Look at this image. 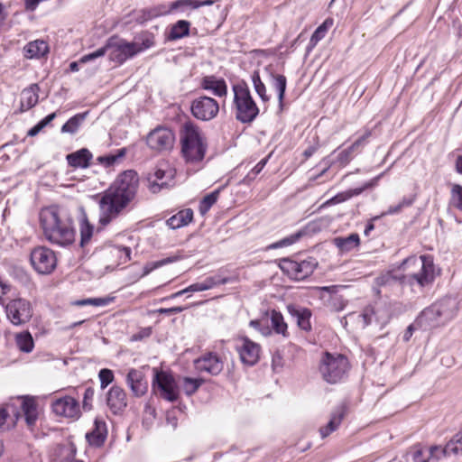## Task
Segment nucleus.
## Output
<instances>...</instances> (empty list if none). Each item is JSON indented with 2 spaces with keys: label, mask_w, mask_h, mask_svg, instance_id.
Here are the masks:
<instances>
[{
  "label": "nucleus",
  "mask_w": 462,
  "mask_h": 462,
  "mask_svg": "<svg viewBox=\"0 0 462 462\" xmlns=\"http://www.w3.org/2000/svg\"><path fill=\"white\" fill-rule=\"evenodd\" d=\"M138 184L137 173L131 170L125 171L100 195L98 200L100 225L106 226L123 214L134 199Z\"/></svg>",
  "instance_id": "obj_1"
},
{
  "label": "nucleus",
  "mask_w": 462,
  "mask_h": 462,
  "mask_svg": "<svg viewBox=\"0 0 462 462\" xmlns=\"http://www.w3.org/2000/svg\"><path fill=\"white\" fill-rule=\"evenodd\" d=\"M153 373L152 386L159 388L162 397L169 402L177 401L179 393L172 375L156 368L153 369Z\"/></svg>",
  "instance_id": "obj_14"
},
{
  "label": "nucleus",
  "mask_w": 462,
  "mask_h": 462,
  "mask_svg": "<svg viewBox=\"0 0 462 462\" xmlns=\"http://www.w3.org/2000/svg\"><path fill=\"white\" fill-rule=\"evenodd\" d=\"M49 52V45L43 40H35L23 47V55L27 59H40Z\"/></svg>",
  "instance_id": "obj_27"
},
{
  "label": "nucleus",
  "mask_w": 462,
  "mask_h": 462,
  "mask_svg": "<svg viewBox=\"0 0 462 462\" xmlns=\"http://www.w3.org/2000/svg\"><path fill=\"white\" fill-rule=\"evenodd\" d=\"M98 377L100 380V387L105 389L114 381V374L112 370L107 368H103L98 373Z\"/></svg>",
  "instance_id": "obj_52"
},
{
  "label": "nucleus",
  "mask_w": 462,
  "mask_h": 462,
  "mask_svg": "<svg viewBox=\"0 0 462 462\" xmlns=\"http://www.w3.org/2000/svg\"><path fill=\"white\" fill-rule=\"evenodd\" d=\"M374 316H375L376 321L381 326L386 325L391 319L389 309L387 306L379 308L376 311H374V309L367 307L363 310L362 314L360 315L364 326H368L369 324H371Z\"/></svg>",
  "instance_id": "obj_22"
},
{
  "label": "nucleus",
  "mask_w": 462,
  "mask_h": 462,
  "mask_svg": "<svg viewBox=\"0 0 462 462\" xmlns=\"http://www.w3.org/2000/svg\"><path fill=\"white\" fill-rule=\"evenodd\" d=\"M30 260L34 270L41 274L52 273L57 265L55 253L46 246H38L32 249Z\"/></svg>",
  "instance_id": "obj_9"
},
{
  "label": "nucleus",
  "mask_w": 462,
  "mask_h": 462,
  "mask_svg": "<svg viewBox=\"0 0 462 462\" xmlns=\"http://www.w3.org/2000/svg\"><path fill=\"white\" fill-rule=\"evenodd\" d=\"M51 407L53 412L58 416L78 419L80 415L79 402L71 396L56 399Z\"/></svg>",
  "instance_id": "obj_16"
},
{
  "label": "nucleus",
  "mask_w": 462,
  "mask_h": 462,
  "mask_svg": "<svg viewBox=\"0 0 462 462\" xmlns=\"http://www.w3.org/2000/svg\"><path fill=\"white\" fill-rule=\"evenodd\" d=\"M457 171L462 174V156H458L456 161Z\"/></svg>",
  "instance_id": "obj_64"
},
{
  "label": "nucleus",
  "mask_w": 462,
  "mask_h": 462,
  "mask_svg": "<svg viewBox=\"0 0 462 462\" xmlns=\"http://www.w3.org/2000/svg\"><path fill=\"white\" fill-rule=\"evenodd\" d=\"M195 366L200 372L217 375L223 371L224 362L216 353L209 352L196 359Z\"/></svg>",
  "instance_id": "obj_18"
},
{
  "label": "nucleus",
  "mask_w": 462,
  "mask_h": 462,
  "mask_svg": "<svg viewBox=\"0 0 462 462\" xmlns=\"http://www.w3.org/2000/svg\"><path fill=\"white\" fill-rule=\"evenodd\" d=\"M229 282L228 278H220L219 276H212L206 278L201 282H196L186 288L189 292L203 291L220 284H226Z\"/></svg>",
  "instance_id": "obj_30"
},
{
  "label": "nucleus",
  "mask_w": 462,
  "mask_h": 462,
  "mask_svg": "<svg viewBox=\"0 0 462 462\" xmlns=\"http://www.w3.org/2000/svg\"><path fill=\"white\" fill-rule=\"evenodd\" d=\"M370 132H366L364 135L358 138L351 146H349L347 149L341 151L337 156L338 162H340L341 164L348 163L353 158V153L365 144V141L370 136Z\"/></svg>",
  "instance_id": "obj_34"
},
{
  "label": "nucleus",
  "mask_w": 462,
  "mask_h": 462,
  "mask_svg": "<svg viewBox=\"0 0 462 462\" xmlns=\"http://www.w3.org/2000/svg\"><path fill=\"white\" fill-rule=\"evenodd\" d=\"M443 458L450 456H458L462 454V430L456 433L452 439L445 445L441 446Z\"/></svg>",
  "instance_id": "obj_35"
},
{
  "label": "nucleus",
  "mask_w": 462,
  "mask_h": 462,
  "mask_svg": "<svg viewBox=\"0 0 462 462\" xmlns=\"http://www.w3.org/2000/svg\"><path fill=\"white\" fill-rule=\"evenodd\" d=\"M106 52L112 61L122 64L126 60L134 57L140 52L136 42H128L117 36L110 37L105 46L97 49L94 52L82 56L79 60L81 63L88 62L92 60L104 56Z\"/></svg>",
  "instance_id": "obj_5"
},
{
  "label": "nucleus",
  "mask_w": 462,
  "mask_h": 462,
  "mask_svg": "<svg viewBox=\"0 0 462 462\" xmlns=\"http://www.w3.org/2000/svg\"><path fill=\"white\" fill-rule=\"evenodd\" d=\"M40 88L37 84H32L21 93L20 110L27 111L35 106L39 101Z\"/></svg>",
  "instance_id": "obj_23"
},
{
  "label": "nucleus",
  "mask_w": 462,
  "mask_h": 462,
  "mask_svg": "<svg viewBox=\"0 0 462 462\" xmlns=\"http://www.w3.org/2000/svg\"><path fill=\"white\" fill-rule=\"evenodd\" d=\"M5 314L7 319L16 327L28 323L33 315L32 303L23 298L11 300L5 305Z\"/></svg>",
  "instance_id": "obj_8"
},
{
  "label": "nucleus",
  "mask_w": 462,
  "mask_h": 462,
  "mask_svg": "<svg viewBox=\"0 0 462 462\" xmlns=\"http://www.w3.org/2000/svg\"><path fill=\"white\" fill-rule=\"evenodd\" d=\"M69 166L74 168H88L92 159V153L86 148L69 153L66 157Z\"/></svg>",
  "instance_id": "obj_28"
},
{
  "label": "nucleus",
  "mask_w": 462,
  "mask_h": 462,
  "mask_svg": "<svg viewBox=\"0 0 462 462\" xmlns=\"http://www.w3.org/2000/svg\"><path fill=\"white\" fill-rule=\"evenodd\" d=\"M420 322L429 327H439L445 324V321L441 320L440 312L435 303L421 312Z\"/></svg>",
  "instance_id": "obj_29"
},
{
  "label": "nucleus",
  "mask_w": 462,
  "mask_h": 462,
  "mask_svg": "<svg viewBox=\"0 0 462 462\" xmlns=\"http://www.w3.org/2000/svg\"><path fill=\"white\" fill-rule=\"evenodd\" d=\"M345 416V408L338 407L331 415L330 420L327 424V426L319 429V432L322 439H325L333 431H335L338 426L340 425L343 418Z\"/></svg>",
  "instance_id": "obj_33"
},
{
  "label": "nucleus",
  "mask_w": 462,
  "mask_h": 462,
  "mask_svg": "<svg viewBox=\"0 0 462 462\" xmlns=\"http://www.w3.org/2000/svg\"><path fill=\"white\" fill-rule=\"evenodd\" d=\"M175 135L167 128L159 126L151 131L146 137L147 145L154 151H167L173 147Z\"/></svg>",
  "instance_id": "obj_13"
},
{
  "label": "nucleus",
  "mask_w": 462,
  "mask_h": 462,
  "mask_svg": "<svg viewBox=\"0 0 462 462\" xmlns=\"http://www.w3.org/2000/svg\"><path fill=\"white\" fill-rule=\"evenodd\" d=\"M219 112V104L213 97H199L191 104L192 115L199 120L209 121L215 118Z\"/></svg>",
  "instance_id": "obj_12"
},
{
  "label": "nucleus",
  "mask_w": 462,
  "mask_h": 462,
  "mask_svg": "<svg viewBox=\"0 0 462 462\" xmlns=\"http://www.w3.org/2000/svg\"><path fill=\"white\" fill-rule=\"evenodd\" d=\"M352 196V193L350 192H347V193H339V194H337L336 196H334L333 198H331L330 199H328L325 205H335V204H337V203H341V202H344L346 201V199H350Z\"/></svg>",
  "instance_id": "obj_56"
},
{
  "label": "nucleus",
  "mask_w": 462,
  "mask_h": 462,
  "mask_svg": "<svg viewBox=\"0 0 462 462\" xmlns=\"http://www.w3.org/2000/svg\"><path fill=\"white\" fill-rule=\"evenodd\" d=\"M438 307L441 320L445 321V324L455 318L457 311V302L452 299H444L435 303Z\"/></svg>",
  "instance_id": "obj_31"
},
{
  "label": "nucleus",
  "mask_w": 462,
  "mask_h": 462,
  "mask_svg": "<svg viewBox=\"0 0 462 462\" xmlns=\"http://www.w3.org/2000/svg\"><path fill=\"white\" fill-rule=\"evenodd\" d=\"M360 244V238L358 234H351L346 237H336L334 239V245L341 251V252H349L354 248L357 247Z\"/></svg>",
  "instance_id": "obj_36"
},
{
  "label": "nucleus",
  "mask_w": 462,
  "mask_h": 462,
  "mask_svg": "<svg viewBox=\"0 0 462 462\" xmlns=\"http://www.w3.org/2000/svg\"><path fill=\"white\" fill-rule=\"evenodd\" d=\"M333 25V20L328 18L324 21L322 24L319 25V27H322L324 31L328 32V30Z\"/></svg>",
  "instance_id": "obj_61"
},
{
  "label": "nucleus",
  "mask_w": 462,
  "mask_h": 462,
  "mask_svg": "<svg viewBox=\"0 0 462 462\" xmlns=\"http://www.w3.org/2000/svg\"><path fill=\"white\" fill-rule=\"evenodd\" d=\"M142 16L138 18L140 22L148 21L157 15V14L153 10H142Z\"/></svg>",
  "instance_id": "obj_58"
},
{
  "label": "nucleus",
  "mask_w": 462,
  "mask_h": 462,
  "mask_svg": "<svg viewBox=\"0 0 462 462\" xmlns=\"http://www.w3.org/2000/svg\"><path fill=\"white\" fill-rule=\"evenodd\" d=\"M402 268L406 271L410 266L419 267L420 271L413 273L398 276L391 272L381 274L376 277L374 283L378 287L391 286L396 282L401 284H409L413 286L417 284L420 288L432 283L435 278V266L433 257L430 254L420 255V258L411 256L403 260Z\"/></svg>",
  "instance_id": "obj_2"
},
{
  "label": "nucleus",
  "mask_w": 462,
  "mask_h": 462,
  "mask_svg": "<svg viewBox=\"0 0 462 462\" xmlns=\"http://www.w3.org/2000/svg\"><path fill=\"white\" fill-rule=\"evenodd\" d=\"M318 263L313 258L303 261L284 259L280 267L289 277L296 281H302L309 277L317 267Z\"/></svg>",
  "instance_id": "obj_10"
},
{
  "label": "nucleus",
  "mask_w": 462,
  "mask_h": 462,
  "mask_svg": "<svg viewBox=\"0 0 462 462\" xmlns=\"http://www.w3.org/2000/svg\"><path fill=\"white\" fill-rule=\"evenodd\" d=\"M106 404L114 414L123 411L127 406L125 390L118 385L112 386L106 393Z\"/></svg>",
  "instance_id": "obj_19"
},
{
  "label": "nucleus",
  "mask_w": 462,
  "mask_h": 462,
  "mask_svg": "<svg viewBox=\"0 0 462 462\" xmlns=\"http://www.w3.org/2000/svg\"><path fill=\"white\" fill-rule=\"evenodd\" d=\"M94 395L95 390L92 387L86 388L82 401V406L85 411H90L92 409Z\"/></svg>",
  "instance_id": "obj_53"
},
{
  "label": "nucleus",
  "mask_w": 462,
  "mask_h": 462,
  "mask_svg": "<svg viewBox=\"0 0 462 462\" xmlns=\"http://www.w3.org/2000/svg\"><path fill=\"white\" fill-rule=\"evenodd\" d=\"M21 409L24 415L26 424L29 427L35 425L38 419V405L33 397H21Z\"/></svg>",
  "instance_id": "obj_24"
},
{
  "label": "nucleus",
  "mask_w": 462,
  "mask_h": 462,
  "mask_svg": "<svg viewBox=\"0 0 462 462\" xmlns=\"http://www.w3.org/2000/svg\"><path fill=\"white\" fill-rule=\"evenodd\" d=\"M113 300V298L109 297H104V298H88L84 300H79L75 302V305L77 306H86V305H92V306H106Z\"/></svg>",
  "instance_id": "obj_50"
},
{
  "label": "nucleus",
  "mask_w": 462,
  "mask_h": 462,
  "mask_svg": "<svg viewBox=\"0 0 462 462\" xmlns=\"http://www.w3.org/2000/svg\"><path fill=\"white\" fill-rule=\"evenodd\" d=\"M94 227L89 224L88 219L85 217L81 220L80 223V245L84 246L87 243L89 242L92 235H93Z\"/></svg>",
  "instance_id": "obj_48"
},
{
  "label": "nucleus",
  "mask_w": 462,
  "mask_h": 462,
  "mask_svg": "<svg viewBox=\"0 0 462 462\" xmlns=\"http://www.w3.org/2000/svg\"><path fill=\"white\" fill-rule=\"evenodd\" d=\"M180 154L185 162L197 164L205 158L208 150L206 134L199 126L186 122L180 130Z\"/></svg>",
  "instance_id": "obj_4"
},
{
  "label": "nucleus",
  "mask_w": 462,
  "mask_h": 462,
  "mask_svg": "<svg viewBox=\"0 0 462 462\" xmlns=\"http://www.w3.org/2000/svg\"><path fill=\"white\" fill-rule=\"evenodd\" d=\"M203 383L204 380L201 378L186 376L181 378V387L184 393L189 396L194 394Z\"/></svg>",
  "instance_id": "obj_41"
},
{
  "label": "nucleus",
  "mask_w": 462,
  "mask_h": 462,
  "mask_svg": "<svg viewBox=\"0 0 462 462\" xmlns=\"http://www.w3.org/2000/svg\"><path fill=\"white\" fill-rule=\"evenodd\" d=\"M126 154V148H121L116 151V153H111L105 156H100L97 158V161L104 164L106 167L112 166L116 163L119 160L124 158Z\"/></svg>",
  "instance_id": "obj_46"
},
{
  "label": "nucleus",
  "mask_w": 462,
  "mask_h": 462,
  "mask_svg": "<svg viewBox=\"0 0 462 462\" xmlns=\"http://www.w3.org/2000/svg\"><path fill=\"white\" fill-rule=\"evenodd\" d=\"M190 23L186 20H179L174 23L168 34V40L175 41L188 36L189 33Z\"/></svg>",
  "instance_id": "obj_37"
},
{
  "label": "nucleus",
  "mask_w": 462,
  "mask_h": 462,
  "mask_svg": "<svg viewBox=\"0 0 462 462\" xmlns=\"http://www.w3.org/2000/svg\"><path fill=\"white\" fill-rule=\"evenodd\" d=\"M193 219V211L190 208H185L179 211L167 220V225L172 228L177 229L181 226H187Z\"/></svg>",
  "instance_id": "obj_32"
},
{
  "label": "nucleus",
  "mask_w": 462,
  "mask_h": 462,
  "mask_svg": "<svg viewBox=\"0 0 462 462\" xmlns=\"http://www.w3.org/2000/svg\"><path fill=\"white\" fill-rule=\"evenodd\" d=\"M407 457L412 462H439L443 459V451L439 445L426 447L419 444L409 449Z\"/></svg>",
  "instance_id": "obj_15"
},
{
  "label": "nucleus",
  "mask_w": 462,
  "mask_h": 462,
  "mask_svg": "<svg viewBox=\"0 0 462 462\" xmlns=\"http://www.w3.org/2000/svg\"><path fill=\"white\" fill-rule=\"evenodd\" d=\"M174 175L175 170L170 167L167 163L159 164L154 171L148 175V189L152 193H158L162 189H167L172 186Z\"/></svg>",
  "instance_id": "obj_11"
},
{
  "label": "nucleus",
  "mask_w": 462,
  "mask_h": 462,
  "mask_svg": "<svg viewBox=\"0 0 462 462\" xmlns=\"http://www.w3.org/2000/svg\"><path fill=\"white\" fill-rule=\"evenodd\" d=\"M270 319L272 328L275 333L282 335L283 337H287L289 335L288 327L282 313L276 310H272Z\"/></svg>",
  "instance_id": "obj_38"
},
{
  "label": "nucleus",
  "mask_w": 462,
  "mask_h": 462,
  "mask_svg": "<svg viewBox=\"0 0 462 462\" xmlns=\"http://www.w3.org/2000/svg\"><path fill=\"white\" fill-rule=\"evenodd\" d=\"M219 190H215L203 198L199 207V211L202 216L208 212L210 208L217 202Z\"/></svg>",
  "instance_id": "obj_43"
},
{
  "label": "nucleus",
  "mask_w": 462,
  "mask_h": 462,
  "mask_svg": "<svg viewBox=\"0 0 462 462\" xmlns=\"http://www.w3.org/2000/svg\"><path fill=\"white\" fill-rule=\"evenodd\" d=\"M350 369V364L346 356L338 353H323L319 365V371L328 383H337L343 381Z\"/></svg>",
  "instance_id": "obj_6"
},
{
  "label": "nucleus",
  "mask_w": 462,
  "mask_h": 462,
  "mask_svg": "<svg viewBox=\"0 0 462 462\" xmlns=\"http://www.w3.org/2000/svg\"><path fill=\"white\" fill-rule=\"evenodd\" d=\"M40 221L46 238L52 244L64 246L74 241L72 221L58 208H43L40 213Z\"/></svg>",
  "instance_id": "obj_3"
},
{
  "label": "nucleus",
  "mask_w": 462,
  "mask_h": 462,
  "mask_svg": "<svg viewBox=\"0 0 462 462\" xmlns=\"http://www.w3.org/2000/svg\"><path fill=\"white\" fill-rule=\"evenodd\" d=\"M252 81L254 84V90L258 94V96L261 97V99L264 102L268 101L269 97L266 94V88H265V85L261 80L260 74L258 71L253 72Z\"/></svg>",
  "instance_id": "obj_47"
},
{
  "label": "nucleus",
  "mask_w": 462,
  "mask_h": 462,
  "mask_svg": "<svg viewBox=\"0 0 462 462\" xmlns=\"http://www.w3.org/2000/svg\"><path fill=\"white\" fill-rule=\"evenodd\" d=\"M290 315L296 319L297 324L300 328L304 331L311 329L310 318L311 312L306 308L298 307L295 305H289L287 307Z\"/></svg>",
  "instance_id": "obj_26"
},
{
  "label": "nucleus",
  "mask_w": 462,
  "mask_h": 462,
  "mask_svg": "<svg viewBox=\"0 0 462 462\" xmlns=\"http://www.w3.org/2000/svg\"><path fill=\"white\" fill-rule=\"evenodd\" d=\"M56 116L57 115L55 112L48 115L46 117H44L42 120H41L36 125L32 127L28 131L27 134L29 136L37 135L45 126H47L56 117Z\"/></svg>",
  "instance_id": "obj_51"
},
{
  "label": "nucleus",
  "mask_w": 462,
  "mask_h": 462,
  "mask_svg": "<svg viewBox=\"0 0 462 462\" xmlns=\"http://www.w3.org/2000/svg\"><path fill=\"white\" fill-rule=\"evenodd\" d=\"M236 118L241 123H252L259 114L250 90L245 82L233 86Z\"/></svg>",
  "instance_id": "obj_7"
},
{
  "label": "nucleus",
  "mask_w": 462,
  "mask_h": 462,
  "mask_svg": "<svg viewBox=\"0 0 462 462\" xmlns=\"http://www.w3.org/2000/svg\"><path fill=\"white\" fill-rule=\"evenodd\" d=\"M119 252L125 254V260L131 259V249L129 247H120Z\"/></svg>",
  "instance_id": "obj_63"
},
{
  "label": "nucleus",
  "mask_w": 462,
  "mask_h": 462,
  "mask_svg": "<svg viewBox=\"0 0 462 462\" xmlns=\"http://www.w3.org/2000/svg\"><path fill=\"white\" fill-rule=\"evenodd\" d=\"M450 194V205L462 211V186L454 184Z\"/></svg>",
  "instance_id": "obj_49"
},
{
  "label": "nucleus",
  "mask_w": 462,
  "mask_h": 462,
  "mask_svg": "<svg viewBox=\"0 0 462 462\" xmlns=\"http://www.w3.org/2000/svg\"><path fill=\"white\" fill-rule=\"evenodd\" d=\"M413 202V199H408V198H403L402 199V201L399 203L400 207L402 208H405V207H409L412 204Z\"/></svg>",
  "instance_id": "obj_62"
},
{
  "label": "nucleus",
  "mask_w": 462,
  "mask_h": 462,
  "mask_svg": "<svg viewBox=\"0 0 462 462\" xmlns=\"http://www.w3.org/2000/svg\"><path fill=\"white\" fill-rule=\"evenodd\" d=\"M327 32L323 30L322 27H318L315 32H313V34L311 35V38L310 40V48H313L317 45V43L322 40L325 35H326Z\"/></svg>",
  "instance_id": "obj_55"
},
{
  "label": "nucleus",
  "mask_w": 462,
  "mask_h": 462,
  "mask_svg": "<svg viewBox=\"0 0 462 462\" xmlns=\"http://www.w3.org/2000/svg\"><path fill=\"white\" fill-rule=\"evenodd\" d=\"M272 79H273V82H272L273 87L277 90L278 99H279V102L282 104L283 97H284L285 90H286V84H287L286 78L283 75L272 74Z\"/></svg>",
  "instance_id": "obj_45"
},
{
  "label": "nucleus",
  "mask_w": 462,
  "mask_h": 462,
  "mask_svg": "<svg viewBox=\"0 0 462 462\" xmlns=\"http://www.w3.org/2000/svg\"><path fill=\"white\" fill-rule=\"evenodd\" d=\"M126 383L136 397L143 396L148 389L143 373L134 368L129 370L126 375Z\"/></svg>",
  "instance_id": "obj_20"
},
{
  "label": "nucleus",
  "mask_w": 462,
  "mask_h": 462,
  "mask_svg": "<svg viewBox=\"0 0 462 462\" xmlns=\"http://www.w3.org/2000/svg\"><path fill=\"white\" fill-rule=\"evenodd\" d=\"M15 343L19 350L24 353H31L34 347L33 338L29 331L17 333Z\"/></svg>",
  "instance_id": "obj_39"
},
{
  "label": "nucleus",
  "mask_w": 462,
  "mask_h": 462,
  "mask_svg": "<svg viewBox=\"0 0 462 462\" xmlns=\"http://www.w3.org/2000/svg\"><path fill=\"white\" fill-rule=\"evenodd\" d=\"M302 237V230H300L294 234H291L289 236H286L275 243L271 244L268 245V249H277L282 247L290 246L293 244H295L297 241L300 240V238Z\"/></svg>",
  "instance_id": "obj_44"
},
{
  "label": "nucleus",
  "mask_w": 462,
  "mask_h": 462,
  "mask_svg": "<svg viewBox=\"0 0 462 462\" xmlns=\"http://www.w3.org/2000/svg\"><path fill=\"white\" fill-rule=\"evenodd\" d=\"M213 4H214L213 0H205V1L177 0L171 4V10L178 9L180 7H191L193 9H196V8H199V7L204 6V5H212Z\"/></svg>",
  "instance_id": "obj_42"
},
{
  "label": "nucleus",
  "mask_w": 462,
  "mask_h": 462,
  "mask_svg": "<svg viewBox=\"0 0 462 462\" xmlns=\"http://www.w3.org/2000/svg\"><path fill=\"white\" fill-rule=\"evenodd\" d=\"M171 260L170 258H167L164 260L146 263L143 267V273L142 274V277L148 275L153 270L162 266L165 263H171Z\"/></svg>",
  "instance_id": "obj_54"
},
{
  "label": "nucleus",
  "mask_w": 462,
  "mask_h": 462,
  "mask_svg": "<svg viewBox=\"0 0 462 462\" xmlns=\"http://www.w3.org/2000/svg\"><path fill=\"white\" fill-rule=\"evenodd\" d=\"M154 44L153 40L151 38H146L143 40L142 43L136 42L137 49H140V52L143 51L144 50H147L151 48Z\"/></svg>",
  "instance_id": "obj_57"
},
{
  "label": "nucleus",
  "mask_w": 462,
  "mask_h": 462,
  "mask_svg": "<svg viewBox=\"0 0 462 462\" xmlns=\"http://www.w3.org/2000/svg\"><path fill=\"white\" fill-rule=\"evenodd\" d=\"M201 88L210 91L214 96L226 97L227 95V85L224 79L215 76H206L201 80Z\"/></svg>",
  "instance_id": "obj_21"
},
{
  "label": "nucleus",
  "mask_w": 462,
  "mask_h": 462,
  "mask_svg": "<svg viewBox=\"0 0 462 462\" xmlns=\"http://www.w3.org/2000/svg\"><path fill=\"white\" fill-rule=\"evenodd\" d=\"M88 115V112L77 114L69 118L62 126L61 133L75 134L81 124L84 122Z\"/></svg>",
  "instance_id": "obj_40"
},
{
  "label": "nucleus",
  "mask_w": 462,
  "mask_h": 462,
  "mask_svg": "<svg viewBox=\"0 0 462 462\" xmlns=\"http://www.w3.org/2000/svg\"><path fill=\"white\" fill-rule=\"evenodd\" d=\"M236 349L240 356V360L246 365H255L260 356V346L247 337H242Z\"/></svg>",
  "instance_id": "obj_17"
},
{
  "label": "nucleus",
  "mask_w": 462,
  "mask_h": 462,
  "mask_svg": "<svg viewBox=\"0 0 462 462\" xmlns=\"http://www.w3.org/2000/svg\"><path fill=\"white\" fill-rule=\"evenodd\" d=\"M107 435L106 422L97 418L94 421V429L86 434V438L90 445L99 447L101 446Z\"/></svg>",
  "instance_id": "obj_25"
},
{
  "label": "nucleus",
  "mask_w": 462,
  "mask_h": 462,
  "mask_svg": "<svg viewBox=\"0 0 462 462\" xmlns=\"http://www.w3.org/2000/svg\"><path fill=\"white\" fill-rule=\"evenodd\" d=\"M184 310L183 307H172L168 309H160L159 313L163 314H177Z\"/></svg>",
  "instance_id": "obj_59"
},
{
  "label": "nucleus",
  "mask_w": 462,
  "mask_h": 462,
  "mask_svg": "<svg viewBox=\"0 0 462 462\" xmlns=\"http://www.w3.org/2000/svg\"><path fill=\"white\" fill-rule=\"evenodd\" d=\"M402 208L400 207V205H396V206H390L389 208L387 209V211L385 213L383 214V215H393V214H397L399 212H401Z\"/></svg>",
  "instance_id": "obj_60"
}]
</instances>
